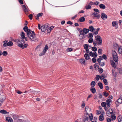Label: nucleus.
<instances>
[{"label":"nucleus","instance_id":"obj_1","mask_svg":"<svg viewBox=\"0 0 122 122\" xmlns=\"http://www.w3.org/2000/svg\"><path fill=\"white\" fill-rule=\"evenodd\" d=\"M24 30L26 32L27 36L30 39L33 41H38V39L36 38L34 32L31 31L30 29H28V27L26 26H25L23 28Z\"/></svg>","mask_w":122,"mask_h":122},{"label":"nucleus","instance_id":"obj_2","mask_svg":"<svg viewBox=\"0 0 122 122\" xmlns=\"http://www.w3.org/2000/svg\"><path fill=\"white\" fill-rule=\"evenodd\" d=\"M95 38L96 41H97V44L98 46L101 45L102 43V39L101 37L100 36L97 35L95 36Z\"/></svg>","mask_w":122,"mask_h":122},{"label":"nucleus","instance_id":"obj_3","mask_svg":"<svg viewBox=\"0 0 122 122\" xmlns=\"http://www.w3.org/2000/svg\"><path fill=\"white\" fill-rule=\"evenodd\" d=\"M112 55L114 61H115V62H117L118 61V58L117 53L115 51H112Z\"/></svg>","mask_w":122,"mask_h":122},{"label":"nucleus","instance_id":"obj_4","mask_svg":"<svg viewBox=\"0 0 122 122\" xmlns=\"http://www.w3.org/2000/svg\"><path fill=\"white\" fill-rule=\"evenodd\" d=\"M100 17V15L99 14L97 13H96L95 12L92 13V18L94 19L95 18L96 19H99Z\"/></svg>","mask_w":122,"mask_h":122},{"label":"nucleus","instance_id":"obj_5","mask_svg":"<svg viewBox=\"0 0 122 122\" xmlns=\"http://www.w3.org/2000/svg\"><path fill=\"white\" fill-rule=\"evenodd\" d=\"M24 117L22 116H20L17 120L16 121V122H24L25 121L24 119Z\"/></svg>","mask_w":122,"mask_h":122},{"label":"nucleus","instance_id":"obj_6","mask_svg":"<svg viewBox=\"0 0 122 122\" xmlns=\"http://www.w3.org/2000/svg\"><path fill=\"white\" fill-rule=\"evenodd\" d=\"M101 18L103 20H105L107 18V16L104 13H102L101 14Z\"/></svg>","mask_w":122,"mask_h":122},{"label":"nucleus","instance_id":"obj_7","mask_svg":"<svg viewBox=\"0 0 122 122\" xmlns=\"http://www.w3.org/2000/svg\"><path fill=\"white\" fill-rule=\"evenodd\" d=\"M19 40L20 41H18V46L19 47L20 44H23L25 42L23 39L21 38H20V39H19Z\"/></svg>","mask_w":122,"mask_h":122},{"label":"nucleus","instance_id":"obj_8","mask_svg":"<svg viewBox=\"0 0 122 122\" xmlns=\"http://www.w3.org/2000/svg\"><path fill=\"white\" fill-rule=\"evenodd\" d=\"M81 64H86V60L84 59H81L79 60Z\"/></svg>","mask_w":122,"mask_h":122},{"label":"nucleus","instance_id":"obj_9","mask_svg":"<svg viewBox=\"0 0 122 122\" xmlns=\"http://www.w3.org/2000/svg\"><path fill=\"white\" fill-rule=\"evenodd\" d=\"M5 99L3 97V96L2 95H0V103L1 105L2 103L4 102Z\"/></svg>","mask_w":122,"mask_h":122},{"label":"nucleus","instance_id":"obj_10","mask_svg":"<svg viewBox=\"0 0 122 122\" xmlns=\"http://www.w3.org/2000/svg\"><path fill=\"white\" fill-rule=\"evenodd\" d=\"M111 65L112 67H113L115 69H116V66L115 65V64L114 63V61L112 60H111Z\"/></svg>","mask_w":122,"mask_h":122},{"label":"nucleus","instance_id":"obj_11","mask_svg":"<svg viewBox=\"0 0 122 122\" xmlns=\"http://www.w3.org/2000/svg\"><path fill=\"white\" fill-rule=\"evenodd\" d=\"M23 44H20V46H19V47H20L22 49H24V48H26L27 47V46H28V44H25L24 45H23Z\"/></svg>","mask_w":122,"mask_h":122},{"label":"nucleus","instance_id":"obj_12","mask_svg":"<svg viewBox=\"0 0 122 122\" xmlns=\"http://www.w3.org/2000/svg\"><path fill=\"white\" fill-rule=\"evenodd\" d=\"M19 116L15 114L13 115L12 116V117L13 119L14 120H16V121L18 119L19 117Z\"/></svg>","mask_w":122,"mask_h":122},{"label":"nucleus","instance_id":"obj_13","mask_svg":"<svg viewBox=\"0 0 122 122\" xmlns=\"http://www.w3.org/2000/svg\"><path fill=\"white\" fill-rule=\"evenodd\" d=\"M6 121L9 122H12L13 121L12 119L9 117H6Z\"/></svg>","mask_w":122,"mask_h":122},{"label":"nucleus","instance_id":"obj_14","mask_svg":"<svg viewBox=\"0 0 122 122\" xmlns=\"http://www.w3.org/2000/svg\"><path fill=\"white\" fill-rule=\"evenodd\" d=\"M104 117L103 116V115L102 114L99 116V120L101 121H102L104 119Z\"/></svg>","mask_w":122,"mask_h":122},{"label":"nucleus","instance_id":"obj_15","mask_svg":"<svg viewBox=\"0 0 122 122\" xmlns=\"http://www.w3.org/2000/svg\"><path fill=\"white\" fill-rule=\"evenodd\" d=\"M47 27L45 26H41V31L42 32H44L46 31L47 29Z\"/></svg>","mask_w":122,"mask_h":122},{"label":"nucleus","instance_id":"obj_16","mask_svg":"<svg viewBox=\"0 0 122 122\" xmlns=\"http://www.w3.org/2000/svg\"><path fill=\"white\" fill-rule=\"evenodd\" d=\"M43 15V13H41L38 14L36 16V19L38 20L39 19V17H40L42 16Z\"/></svg>","mask_w":122,"mask_h":122},{"label":"nucleus","instance_id":"obj_17","mask_svg":"<svg viewBox=\"0 0 122 122\" xmlns=\"http://www.w3.org/2000/svg\"><path fill=\"white\" fill-rule=\"evenodd\" d=\"M90 90L94 94L96 93V90L95 88L93 87L91 88Z\"/></svg>","mask_w":122,"mask_h":122},{"label":"nucleus","instance_id":"obj_18","mask_svg":"<svg viewBox=\"0 0 122 122\" xmlns=\"http://www.w3.org/2000/svg\"><path fill=\"white\" fill-rule=\"evenodd\" d=\"M117 102L120 104L122 103V95H121V96L117 100Z\"/></svg>","mask_w":122,"mask_h":122},{"label":"nucleus","instance_id":"obj_19","mask_svg":"<svg viewBox=\"0 0 122 122\" xmlns=\"http://www.w3.org/2000/svg\"><path fill=\"white\" fill-rule=\"evenodd\" d=\"M7 45L8 46H11L13 45V43L11 41H10L7 43Z\"/></svg>","mask_w":122,"mask_h":122},{"label":"nucleus","instance_id":"obj_20","mask_svg":"<svg viewBox=\"0 0 122 122\" xmlns=\"http://www.w3.org/2000/svg\"><path fill=\"white\" fill-rule=\"evenodd\" d=\"M84 56L85 58V59L87 60H88L90 58L88 54H85L84 55Z\"/></svg>","mask_w":122,"mask_h":122},{"label":"nucleus","instance_id":"obj_21","mask_svg":"<svg viewBox=\"0 0 122 122\" xmlns=\"http://www.w3.org/2000/svg\"><path fill=\"white\" fill-rule=\"evenodd\" d=\"M83 32L85 34H87L89 30L86 28H84L82 30Z\"/></svg>","mask_w":122,"mask_h":122},{"label":"nucleus","instance_id":"obj_22","mask_svg":"<svg viewBox=\"0 0 122 122\" xmlns=\"http://www.w3.org/2000/svg\"><path fill=\"white\" fill-rule=\"evenodd\" d=\"M101 9H104L106 8V6L104 5L103 4H101L99 5Z\"/></svg>","mask_w":122,"mask_h":122},{"label":"nucleus","instance_id":"obj_23","mask_svg":"<svg viewBox=\"0 0 122 122\" xmlns=\"http://www.w3.org/2000/svg\"><path fill=\"white\" fill-rule=\"evenodd\" d=\"M23 8L25 13L27 12H28V10L26 8V6L25 5L23 6Z\"/></svg>","mask_w":122,"mask_h":122},{"label":"nucleus","instance_id":"obj_24","mask_svg":"<svg viewBox=\"0 0 122 122\" xmlns=\"http://www.w3.org/2000/svg\"><path fill=\"white\" fill-rule=\"evenodd\" d=\"M0 112L2 114L9 113V112H7V111L4 110H2L0 111Z\"/></svg>","mask_w":122,"mask_h":122},{"label":"nucleus","instance_id":"obj_25","mask_svg":"<svg viewBox=\"0 0 122 122\" xmlns=\"http://www.w3.org/2000/svg\"><path fill=\"white\" fill-rule=\"evenodd\" d=\"M98 85L101 89H103V86L102 83L101 82H99L98 83Z\"/></svg>","mask_w":122,"mask_h":122},{"label":"nucleus","instance_id":"obj_26","mask_svg":"<svg viewBox=\"0 0 122 122\" xmlns=\"http://www.w3.org/2000/svg\"><path fill=\"white\" fill-rule=\"evenodd\" d=\"M118 51L119 53L120 54L122 53V47L120 46L118 48Z\"/></svg>","mask_w":122,"mask_h":122},{"label":"nucleus","instance_id":"obj_27","mask_svg":"<svg viewBox=\"0 0 122 122\" xmlns=\"http://www.w3.org/2000/svg\"><path fill=\"white\" fill-rule=\"evenodd\" d=\"M85 18L83 17L80 18L79 19V20L80 22H83L85 20Z\"/></svg>","mask_w":122,"mask_h":122},{"label":"nucleus","instance_id":"obj_28","mask_svg":"<svg viewBox=\"0 0 122 122\" xmlns=\"http://www.w3.org/2000/svg\"><path fill=\"white\" fill-rule=\"evenodd\" d=\"M20 35L21 37L22 38H22L23 39H24V38H25V37L24 33L23 32H22L21 33Z\"/></svg>","mask_w":122,"mask_h":122},{"label":"nucleus","instance_id":"obj_29","mask_svg":"<svg viewBox=\"0 0 122 122\" xmlns=\"http://www.w3.org/2000/svg\"><path fill=\"white\" fill-rule=\"evenodd\" d=\"M94 28L92 26H90L89 27V29H88L89 30V31H91L92 32L94 30Z\"/></svg>","mask_w":122,"mask_h":122},{"label":"nucleus","instance_id":"obj_30","mask_svg":"<svg viewBox=\"0 0 122 122\" xmlns=\"http://www.w3.org/2000/svg\"><path fill=\"white\" fill-rule=\"evenodd\" d=\"M96 85V83L94 81H92L90 85L92 87H94Z\"/></svg>","mask_w":122,"mask_h":122},{"label":"nucleus","instance_id":"obj_31","mask_svg":"<svg viewBox=\"0 0 122 122\" xmlns=\"http://www.w3.org/2000/svg\"><path fill=\"white\" fill-rule=\"evenodd\" d=\"M118 122H121L122 121V116L121 115H119L117 117Z\"/></svg>","mask_w":122,"mask_h":122},{"label":"nucleus","instance_id":"obj_32","mask_svg":"<svg viewBox=\"0 0 122 122\" xmlns=\"http://www.w3.org/2000/svg\"><path fill=\"white\" fill-rule=\"evenodd\" d=\"M99 66L97 64L95 63L94 65V67L96 70H97L99 69Z\"/></svg>","mask_w":122,"mask_h":122},{"label":"nucleus","instance_id":"obj_33","mask_svg":"<svg viewBox=\"0 0 122 122\" xmlns=\"http://www.w3.org/2000/svg\"><path fill=\"white\" fill-rule=\"evenodd\" d=\"M91 8V6L89 5H86L85 6V8L86 10L90 9Z\"/></svg>","mask_w":122,"mask_h":122},{"label":"nucleus","instance_id":"obj_34","mask_svg":"<svg viewBox=\"0 0 122 122\" xmlns=\"http://www.w3.org/2000/svg\"><path fill=\"white\" fill-rule=\"evenodd\" d=\"M82 30H81L80 31V35H82L83 36V37H82V39H84L85 38V36H84V33L83 32H82Z\"/></svg>","mask_w":122,"mask_h":122},{"label":"nucleus","instance_id":"obj_35","mask_svg":"<svg viewBox=\"0 0 122 122\" xmlns=\"http://www.w3.org/2000/svg\"><path fill=\"white\" fill-rule=\"evenodd\" d=\"M112 26H113L116 27L117 26V23L116 21H113L112 22Z\"/></svg>","mask_w":122,"mask_h":122},{"label":"nucleus","instance_id":"obj_36","mask_svg":"<svg viewBox=\"0 0 122 122\" xmlns=\"http://www.w3.org/2000/svg\"><path fill=\"white\" fill-rule=\"evenodd\" d=\"M2 54L3 56H6L7 55L8 53L7 51H4L3 52Z\"/></svg>","mask_w":122,"mask_h":122},{"label":"nucleus","instance_id":"obj_37","mask_svg":"<svg viewBox=\"0 0 122 122\" xmlns=\"http://www.w3.org/2000/svg\"><path fill=\"white\" fill-rule=\"evenodd\" d=\"M92 50L94 51H97V48L95 47H92Z\"/></svg>","mask_w":122,"mask_h":122},{"label":"nucleus","instance_id":"obj_38","mask_svg":"<svg viewBox=\"0 0 122 122\" xmlns=\"http://www.w3.org/2000/svg\"><path fill=\"white\" fill-rule=\"evenodd\" d=\"M46 51L43 50L42 52L40 54V56H41L44 55L46 53Z\"/></svg>","mask_w":122,"mask_h":122},{"label":"nucleus","instance_id":"obj_39","mask_svg":"<svg viewBox=\"0 0 122 122\" xmlns=\"http://www.w3.org/2000/svg\"><path fill=\"white\" fill-rule=\"evenodd\" d=\"M93 41V40L92 38H90L88 41V42L90 43H91Z\"/></svg>","mask_w":122,"mask_h":122},{"label":"nucleus","instance_id":"obj_40","mask_svg":"<svg viewBox=\"0 0 122 122\" xmlns=\"http://www.w3.org/2000/svg\"><path fill=\"white\" fill-rule=\"evenodd\" d=\"M101 105L103 107H105L106 106V103L105 102H102Z\"/></svg>","mask_w":122,"mask_h":122},{"label":"nucleus","instance_id":"obj_41","mask_svg":"<svg viewBox=\"0 0 122 122\" xmlns=\"http://www.w3.org/2000/svg\"><path fill=\"white\" fill-rule=\"evenodd\" d=\"M89 118H90V120H92L93 119V116L92 113H91L90 114V115L89 116Z\"/></svg>","mask_w":122,"mask_h":122},{"label":"nucleus","instance_id":"obj_42","mask_svg":"<svg viewBox=\"0 0 122 122\" xmlns=\"http://www.w3.org/2000/svg\"><path fill=\"white\" fill-rule=\"evenodd\" d=\"M83 46L84 49L85 50L87 49L88 48V46L87 44H85Z\"/></svg>","mask_w":122,"mask_h":122},{"label":"nucleus","instance_id":"obj_43","mask_svg":"<svg viewBox=\"0 0 122 122\" xmlns=\"http://www.w3.org/2000/svg\"><path fill=\"white\" fill-rule=\"evenodd\" d=\"M109 95V94L108 93H106V92H104L103 93V95L104 96H105L106 97H107Z\"/></svg>","mask_w":122,"mask_h":122},{"label":"nucleus","instance_id":"obj_44","mask_svg":"<svg viewBox=\"0 0 122 122\" xmlns=\"http://www.w3.org/2000/svg\"><path fill=\"white\" fill-rule=\"evenodd\" d=\"M103 82L105 85H107V81L106 79H105L103 80Z\"/></svg>","mask_w":122,"mask_h":122},{"label":"nucleus","instance_id":"obj_45","mask_svg":"<svg viewBox=\"0 0 122 122\" xmlns=\"http://www.w3.org/2000/svg\"><path fill=\"white\" fill-rule=\"evenodd\" d=\"M105 78V76L103 75H102L100 77V79L102 80Z\"/></svg>","mask_w":122,"mask_h":122},{"label":"nucleus","instance_id":"obj_46","mask_svg":"<svg viewBox=\"0 0 122 122\" xmlns=\"http://www.w3.org/2000/svg\"><path fill=\"white\" fill-rule=\"evenodd\" d=\"M89 38H92L93 37V35H92V33H90L88 34Z\"/></svg>","mask_w":122,"mask_h":122},{"label":"nucleus","instance_id":"obj_47","mask_svg":"<svg viewBox=\"0 0 122 122\" xmlns=\"http://www.w3.org/2000/svg\"><path fill=\"white\" fill-rule=\"evenodd\" d=\"M100 78V76L99 75H97L96 77V79L97 81H98L99 79Z\"/></svg>","mask_w":122,"mask_h":122},{"label":"nucleus","instance_id":"obj_48","mask_svg":"<svg viewBox=\"0 0 122 122\" xmlns=\"http://www.w3.org/2000/svg\"><path fill=\"white\" fill-rule=\"evenodd\" d=\"M102 57V56H100L99 57V58H98L97 60V61H98V62L99 63V65L100 64V62H101V61L100 60V58Z\"/></svg>","mask_w":122,"mask_h":122},{"label":"nucleus","instance_id":"obj_49","mask_svg":"<svg viewBox=\"0 0 122 122\" xmlns=\"http://www.w3.org/2000/svg\"><path fill=\"white\" fill-rule=\"evenodd\" d=\"M48 48V46L46 45L45 47L44 48V49L43 50L46 51H47V50Z\"/></svg>","mask_w":122,"mask_h":122},{"label":"nucleus","instance_id":"obj_50","mask_svg":"<svg viewBox=\"0 0 122 122\" xmlns=\"http://www.w3.org/2000/svg\"><path fill=\"white\" fill-rule=\"evenodd\" d=\"M73 50V49H72L68 48L67 49L66 51L67 52H71Z\"/></svg>","mask_w":122,"mask_h":122},{"label":"nucleus","instance_id":"obj_51","mask_svg":"<svg viewBox=\"0 0 122 122\" xmlns=\"http://www.w3.org/2000/svg\"><path fill=\"white\" fill-rule=\"evenodd\" d=\"M96 12V13H99V11L97 9H93Z\"/></svg>","mask_w":122,"mask_h":122},{"label":"nucleus","instance_id":"obj_52","mask_svg":"<svg viewBox=\"0 0 122 122\" xmlns=\"http://www.w3.org/2000/svg\"><path fill=\"white\" fill-rule=\"evenodd\" d=\"M33 15L32 14H30L29 16L28 17H29V19L30 20H31L32 19V17Z\"/></svg>","mask_w":122,"mask_h":122},{"label":"nucleus","instance_id":"obj_53","mask_svg":"<svg viewBox=\"0 0 122 122\" xmlns=\"http://www.w3.org/2000/svg\"><path fill=\"white\" fill-rule=\"evenodd\" d=\"M102 50L101 49H99L98 50V53L99 54H102Z\"/></svg>","mask_w":122,"mask_h":122},{"label":"nucleus","instance_id":"obj_54","mask_svg":"<svg viewBox=\"0 0 122 122\" xmlns=\"http://www.w3.org/2000/svg\"><path fill=\"white\" fill-rule=\"evenodd\" d=\"M112 100L110 99H107L106 101V103H110Z\"/></svg>","mask_w":122,"mask_h":122},{"label":"nucleus","instance_id":"obj_55","mask_svg":"<svg viewBox=\"0 0 122 122\" xmlns=\"http://www.w3.org/2000/svg\"><path fill=\"white\" fill-rule=\"evenodd\" d=\"M102 57L105 60H106L107 59V57L106 55L105 54H103L102 55Z\"/></svg>","mask_w":122,"mask_h":122},{"label":"nucleus","instance_id":"obj_56","mask_svg":"<svg viewBox=\"0 0 122 122\" xmlns=\"http://www.w3.org/2000/svg\"><path fill=\"white\" fill-rule=\"evenodd\" d=\"M97 53L96 52H94L93 53V56L92 57H93L94 58H96L97 57Z\"/></svg>","mask_w":122,"mask_h":122},{"label":"nucleus","instance_id":"obj_57","mask_svg":"<svg viewBox=\"0 0 122 122\" xmlns=\"http://www.w3.org/2000/svg\"><path fill=\"white\" fill-rule=\"evenodd\" d=\"M112 74L113 75L115 76L116 74L115 72V71L114 70L112 69Z\"/></svg>","mask_w":122,"mask_h":122},{"label":"nucleus","instance_id":"obj_58","mask_svg":"<svg viewBox=\"0 0 122 122\" xmlns=\"http://www.w3.org/2000/svg\"><path fill=\"white\" fill-rule=\"evenodd\" d=\"M67 24H68L72 25L73 24V23L71 21H69L67 22Z\"/></svg>","mask_w":122,"mask_h":122},{"label":"nucleus","instance_id":"obj_59","mask_svg":"<svg viewBox=\"0 0 122 122\" xmlns=\"http://www.w3.org/2000/svg\"><path fill=\"white\" fill-rule=\"evenodd\" d=\"M85 106V103L83 101L82 102V104L81 107L82 108H84Z\"/></svg>","mask_w":122,"mask_h":122},{"label":"nucleus","instance_id":"obj_60","mask_svg":"<svg viewBox=\"0 0 122 122\" xmlns=\"http://www.w3.org/2000/svg\"><path fill=\"white\" fill-rule=\"evenodd\" d=\"M111 120V119L110 118H107V122H110Z\"/></svg>","mask_w":122,"mask_h":122},{"label":"nucleus","instance_id":"obj_61","mask_svg":"<svg viewBox=\"0 0 122 122\" xmlns=\"http://www.w3.org/2000/svg\"><path fill=\"white\" fill-rule=\"evenodd\" d=\"M99 65L100 66H103L105 65V63L104 62H102L101 63H100V64Z\"/></svg>","mask_w":122,"mask_h":122},{"label":"nucleus","instance_id":"obj_62","mask_svg":"<svg viewBox=\"0 0 122 122\" xmlns=\"http://www.w3.org/2000/svg\"><path fill=\"white\" fill-rule=\"evenodd\" d=\"M112 119L113 120H115L116 118V116H115V115H113L112 117Z\"/></svg>","mask_w":122,"mask_h":122},{"label":"nucleus","instance_id":"obj_63","mask_svg":"<svg viewBox=\"0 0 122 122\" xmlns=\"http://www.w3.org/2000/svg\"><path fill=\"white\" fill-rule=\"evenodd\" d=\"M93 44L94 46H97L96 45V44H97V43L96 41H93Z\"/></svg>","mask_w":122,"mask_h":122},{"label":"nucleus","instance_id":"obj_64","mask_svg":"<svg viewBox=\"0 0 122 122\" xmlns=\"http://www.w3.org/2000/svg\"><path fill=\"white\" fill-rule=\"evenodd\" d=\"M92 62L93 63H95L96 61V59L94 58H93L92 59Z\"/></svg>","mask_w":122,"mask_h":122}]
</instances>
